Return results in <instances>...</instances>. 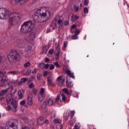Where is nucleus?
Instances as JSON below:
<instances>
[{
	"mask_svg": "<svg viewBox=\"0 0 129 129\" xmlns=\"http://www.w3.org/2000/svg\"><path fill=\"white\" fill-rule=\"evenodd\" d=\"M8 16V25L9 29L18 25L22 19V14L20 13H10L9 10L6 8H0V19L4 20Z\"/></svg>",
	"mask_w": 129,
	"mask_h": 129,
	"instance_id": "obj_1",
	"label": "nucleus"
},
{
	"mask_svg": "<svg viewBox=\"0 0 129 129\" xmlns=\"http://www.w3.org/2000/svg\"><path fill=\"white\" fill-rule=\"evenodd\" d=\"M51 17V13L47 9L41 8L37 10L32 15V19L34 22L36 23H43L48 20Z\"/></svg>",
	"mask_w": 129,
	"mask_h": 129,
	"instance_id": "obj_2",
	"label": "nucleus"
},
{
	"mask_svg": "<svg viewBox=\"0 0 129 129\" xmlns=\"http://www.w3.org/2000/svg\"><path fill=\"white\" fill-rule=\"evenodd\" d=\"M15 95L13 94H8L6 99L8 104V107L6 108L7 110H11L12 109V111L14 112L17 111V108H18V103H17V100L14 99Z\"/></svg>",
	"mask_w": 129,
	"mask_h": 129,
	"instance_id": "obj_3",
	"label": "nucleus"
},
{
	"mask_svg": "<svg viewBox=\"0 0 129 129\" xmlns=\"http://www.w3.org/2000/svg\"><path fill=\"white\" fill-rule=\"evenodd\" d=\"M35 26V22L32 20H29L24 22L21 27L20 33L21 34H29L33 30V27Z\"/></svg>",
	"mask_w": 129,
	"mask_h": 129,
	"instance_id": "obj_4",
	"label": "nucleus"
},
{
	"mask_svg": "<svg viewBox=\"0 0 129 129\" xmlns=\"http://www.w3.org/2000/svg\"><path fill=\"white\" fill-rule=\"evenodd\" d=\"M8 58L10 63L12 65L16 63V62H18L21 60V55L17 50H12L9 54L8 55Z\"/></svg>",
	"mask_w": 129,
	"mask_h": 129,
	"instance_id": "obj_5",
	"label": "nucleus"
},
{
	"mask_svg": "<svg viewBox=\"0 0 129 129\" xmlns=\"http://www.w3.org/2000/svg\"><path fill=\"white\" fill-rule=\"evenodd\" d=\"M18 121L13 120L12 122H8L6 123L5 129H17L18 127ZM0 129H5L3 126L0 127Z\"/></svg>",
	"mask_w": 129,
	"mask_h": 129,
	"instance_id": "obj_6",
	"label": "nucleus"
},
{
	"mask_svg": "<svg viewBox=\"0 0 129 129\" xmlns=\"http://www.w3.org/2000/svg\"><path fill=\"white\" fill-rule=\"evenodd\" d=\"M1 80V82L4 84L3 86L5 85V83L9 81V78L8 77V76L6 75V72L2 71Z\"/></svg>",
	"mask_w": 129,
	"mask_h": 129,
	"instance_id": "obj_7",
	"label": "nucleus"
},
{
	"mask_svg": "<svg viewBox=\"0 0 129 129\" xmlns=\"http://www.w3.org/2000/svg\"><path fill=\"white\" fill-rule=\"evenodd\" d=\"M45 89L42 88L40 90V92L38 94V99L40 102H42L43 100H44V98H45Z\"/></svg>",
	"mask_w": 129,
	"mask_h": 129,
	"instance_id": "obj_8",
	"label": "nucleus"
},
{
	"mask_svg": "<svg viewBox=\"0 0 129 129\" xmlns=\"http://www.w3.org/2000/svg\"><path fill=\"white\" fill-rule=\"evenodd\" d=\"M58 100H59L60 102L65 101V100H66V96H65V94L61 93V95H57L55 101H58Z\"/></svg>",
	"mask_w": 129,
	"mask_h": 129,
	"instance_id": "obj_9",
	"label": "nucleus"
},
{
	"mask_svg": "<svg viewBox=\"0 0 129 129\" xmlns=\"http://www.w3.org/2000/svg\"><path fill=\"white\" fill-rule=\"evenodd\" d=\"M15 43L17 44L19 48H24L25 43H23V40H21L20 38H17L15 41Z\"/></svg>",
	"mask_w": 129,
	"mask_h": 129,
	"instance_id": "obj_10",
	"label": "nucleus"
},
{
	"mask_svg": "<svg viewBox=\"0 0 129 129\" xmlns=\"http://www.w3.org/2000/svg\"><path fill=\"white\" fill-rule=\"evenodd\" d=\"M27 103L28 105H32L33 104V94L31 93L28 95Z\"/></svg>",
	"mask_w": 129,
	"mask_h": 129,
	"instance_id": "obj_11",
	"label": "nucleus"
},
{
	"mask_svg": "<svg viewBox=\"0 0 129 129\" xmlns=\"http://www.w3.org/2000/svg\"><path fill=\"white\" fill-rule=\"evenodd\" d=\"M53 76L52 75L48 76L47 78V84L48 85H51L54 86V84L53 83Z\"/></svg>",
	"mask_w": 129,
	"mask_h": 129,
	"instance_id": "obj_12",
	"label": "nucleus"
},
{
	"mask_svg": "<svg viewBox=\"0 0 129 129\" xmlns=\"http://www.w3.org/2000/svg\"><path fill=\"white\" fill-rule=\"evenodd\" d=\"M25 51L27 53H31L32 51V46L29 44H24Z\"/></svg>",
	"mask_w": 129,
	"mask_h": 129,
	"instance_id": "obj_13",
	"label": "nucleus"
},
{
	"mask_svg": "<svg viewBox=\"0 0 129 129\" xmlns=\"http://www.w3.org/2000/svg\"><path fill=\"white\" fill-rule=\"evenodd\" d=\"M66 73H67V75L70 76L71 78L73 79H75V77L74 76V73H72L71 71L69 70H67L66 71Z\"/></svg>",
	"mask_w": 129,
	"mask_h": 129,
	"instance_id": "obj_14",
	"label": "nucleus"
},
{
	"mask_svg": "<svg viewBox=\"0 0 129 129\" xmlns=\"http://www.w3.org/2000/svg\"><path fill=\"white\" fill-rule=\"evenodd\" d=\"M37 122L39 125H43L44 124V117H40L38 118Z\"/></svg>",
	"mask_w": 129,
	"mask_h": 129,
	"instance_id": "obj_15",
	"label": "nucleus"
},
{
	"mask_svg": "<svg viewBox=\"0 0 129 129\" xmlns=\"http://www.w3.org/2000/svg\"><path fill=\"white\" fill-rule=\"evenodd\" d=\"M47 107V101H45L43 102V104L40 106L39 109L40 110H46V107Z\"/></svg>",
	"mask_w": 129,
	"mask_h": 129,
	"instance_id": "obj_16",
	"label": "nucleus"
},
{
	"mask_svg": "<svg viewBox=\"0 0 129 129\" xmlns=\"http://www.w3.org/2000/svg\"><path fill=\"white\" fill-rule=\"evenodd\" d=\"M53 103H54V99L53 98H50L47 102V105L51 106V105H53Z\"/></svg>",
	"mask_w": 129,
	"mask_h": 129,
	"instance_id": "obj_17",
	"label": "nucleus"
},
{
	"mask_svg": "<svg viewBox=\"0 0 129 129\" xmlns=\"http://www.w3.org/2000/svg\"><path fill=\"white\" fill-rule=\"evenodd\" d=\"M29 39L31 41H34L36 39V32H32L30 35Z\"/></svg>",
	"mask_w": 129,
	"mask_h": 129,
	"instance_id": "obj_18",
	"label": "nucleus"
},
{
	"mask_svg": "<svg viewBox=\"0 0 129 129\" xmlns=\"http://www.w3.org/2000/svg\"><path fill=\"white\" fill-rule=\"evenodd\" d=\"M50 27L52 30H55V28H57V22L53 21L50 24Z\"/></svg>",
	"mask_w": 129,
	"mask_h": 129,
	"instance_id": "obj_19",
	"label": "nucleus"
},
{
	"mask_svg": "<svg viewBox=\"0 0 129 129\" xmlns=\"http://www.w3.org/2000/svg\"><path fill=\"white\" fill-rule=\"evenodd\" d=\"M55 55L56 56V59H58L59 56H60V48L59 47H57L55 50Z\"/></svg>",
	"mask_w": 129,
	"mask_h": 129,
	"instance_id": "obj_20",
	"label": "nucleus"
},
{
	"mask_svg": "<svg viewBox=\"0 0 129 129\" xmlns=\"http://www.w3.org/2000/svg\"><path fill=\"white\" fill-rule=\"evenodd\" d=\"M9 89H10V88L1 90L0 92V96H3L4 95V94H7V93H8V92L9 91Z\"/></svg>",
	"mask_w": 129,
	"mask_h": 129,
	"instance_id": "obj_21",
	"label": "nucleus"
},
{
	"mask_svg": "<svg viewBox=\"0 0 129 129\" xmlns=\"http://www.w3.org/2000/svg\"><path fill=\"white\" fill-rule=\"evenodd\" d=\"M29 80V78H22L21 79V81L18 83V84L19 85H21L22 83H24L25 82H27Z\"/></svg>",
	"mask_w": 129,
	"mask_h": 129,
	"instance_id": "obj_22",
	"label": "nucleus"
},
{
	"mask_svg": "<svg viewBox=\"0 0 129 129\" xmlns=\"http://www.w3.org/2000/svg\"><path fill=\"white\" fill-rule=\"evenodd\" d=\"M19 73H20V72L18 71H12L8 72V74H10V75H17V74H19Z\"/></svg>",
	"mask_w": 129,
	"mask_h": 129,
	"instance_id": "obj_23",
	"label": "nucleus"
},
{
	"mask_svg": "<svg viewBox=\"0 0 129 129\" xmlns=\"http://www.w3.org/2000/svg\"><path fill=\"white\" fill-rule=\"evenodd\" d=\"M66 84L67 87L69 88H71L72 87H73V83H72V82H69V81L67 80Z\"/></svg>",
	"mask_w": 129,
	"mask_h": 129,
	"instance_id": "obj_24",
	"label": "nucleus"
},
{
	"mask_svg": "<svg viewBox=\"0 0 129 129\" xmlns=\"http://www.w3.org/2000/svg\"><path fill=\"white\" fill-rule=\"evenodd\" d=\"M76 122V120H75V119H74L73 118V119H71V118H70V124L71 125H72V126H73V125H74V123H75Z\"/></svg>",
	"mask_w": 129,
	"mask_h": 129,
	"instance_id": "obj_25",
	"label": "nucleus"
},
{
	"mask_svg": "<svg viewBox=\"0 0 129 129\" xmlns=\"http://www.w3.org/2000/svg\"><path fill=\"white\" fill-rule=\"evenodd\" d=\"M53 122H54V123H61L62 120L59 118H56L53 120Z\"/></svg>",
	"mask_w": 129,
	"mask_h": 129,
	"instance_id": "obj_26",
	"label": "nucleus"
},
{
	"mask_svg": "<svg viewBox=\"0 0 129 129\" xmlns=\"http://www.w3.org/2000/svg\"><path fill=\"white\" fill-rule=\"evenodd\" d=\"M43 53L46 54L47 52H48V50H49V47L47 45L45 46L43 48Z\"/></svg>",
	"mask_w": 129,
	"mask_h": 129,
	"instance_id": "obj_27",
	"label": "nucleus"
},
{
	"mask_svg": "<svg viewBox=\"0 0 129 129\" xmlns=\"http://www.w3.org/2000/svg\"><path fill=\"white\" fill-rule=\"evenodd\" d=\"M77 19H78V16H77V15H73L71 17L72 21H76Z\"/></svg>",
	"mask_w": 129,
	"mask_h": 129,
	"instance_id": "obj_28",
	"label": "nucleus"
},
{
	"mask_svg": "<svg viewBox=\"0 0 129 129\" xmlns=\"http://www.w3.org/2000/svg\"><path fill=\"white\" fill-rule=\"evenodd\" d=\"M75 114V111L72 110L70 114L71 119H73L74 118L73 117L74 116Z\"/></svg>",
	"mask_w": 129,
	"mask_h": 129,
	"instance_id": "obj_29",
	"label": "nucleus"
},
{
	"mask_svg": "<svg viewBox=\"0 0 129 129\" xmlns=\"http://www.w3.org/2000/svg\"><path fill=\"white\" fill-rule=\"evenodd\" d=\"M62 91H63V92H64V93L66 94H67L68 95H69L71 94L70 93H69V92H68V89H67L66 88L63 89Z\"/></svg>",
	"mask_w": 129,
	"mask_h": 129,
	"instance_id": "obj_30",
	"label": "nucleus"
},
{
	"mask_svg": "<svg viewBox=\"0 0 129 129\" xmlns=\"http://www.w3.org/2000/svg\"><path fill=\"white\" fill-rule=\"evenodd\" d=\"M65 82V79H62L61 81H58V85L59 86H62L63 85V83Z\"/></svg>",
	"mask_w": 129,
	"mask_h": 129,
	"instance_id": "obj_31",
	"label": "nucleus"
},
{
	"mask_svg": "<svg viewBox=\"0 0 129 129\" xmlns=\"http://www.w3.org/2000/svg\"><path fill=\"white\" fill-rule=\"evenodd\" d=\"M55 115H56V113H55V111H52L51 112V115H50L51 118H54Z\"/></svg>",
	"mask_w": 129,
	"mask_h": 129,
	"instance_id": "obj_32",
	"label": "nucleus"
},
{
	"mask_svg": "<svg viewBox=\"0 0 129 129\" xmlns=\"http://www.w3.org/2000/svg\"><path fill=\"white\" fill-rule=\"evenodd\" d=\"M29 66H31V62H27L26 63H25L24 64V67L25 68H27V67H29Z\"/></svg>",
	"mask_w": 129,
	"mask_h": 129,
	"instance_id": "obj_33",
	"label": "nucleus"
},
{
	"mask_svg": "<svg viewBox=\"0 0 129 129\" xmlns=\"http://www.w3.org/2000/svg\"><path fill=\"white\" fill-rule=\"evenodd\" d=\"M70 115L69 113L66 112V116H64V119H66V120H68Z\"/></svg>",
	"mask_w": 129,
	"mask_h": 129,
	"instance_id": "obj_34",
	"label": "nucleus"
},
{
	"mask_svg": "<svg viewBox=\"0 0 129 129\" xmlns=\"http://www.w3.org/2000/svg\"><path fill=\"white\" fill-rule=\"evenodd\" d=\"M72 40H77L78 39V35H77L76 34L73 35L72 36Z\"/></svg>",
	"mask_w": 129,
	"mask_h": 129,
	"instance_id": "obj_35",
	"label": "nucleus"
},
{
	"mask_svg": "<svg viewBox=\"0 0 129 129\" xmlns=\"http://www.w3.org/2000/svg\"><path fill=\"white\" fill-rule=\"evenodd\" d=\"M53 53H54V49H49V50L48 51L49 55H53Z\"/></svg>",
	"mask_w": 129,
	"mask_h": 129,
	"instance_id": "obj_36",
	"label": "nucleus"
},
{
	"mask_svg": "<svg viewBox=\"0 0 129 129\" xmlns=\"http://www.w3.org/2000/svg\"><path fill=\"white\" fill-rule=\"evenodd\" d=\"M32 92H33V94L34 95H37V94L38 93V90L36 89H33Z\"/></svg>",
	"mask_w": 129,
	"mask_h": 129,
	"instance_id": "obj_37",
	"label": "nucleus"
},
{
	"mask_svg": "<svg viewBox=\"0 0 129 129\" xmlns=\"http://www.w3.org/2000/svg\"><path fill=\"white\" fill-rule=\"evenodd\" d=\"M79 127H80V124L79 123H76L75 125V128L79 129Z\"/></svg>",
	"mask_w": 129,
	"mask_h": 129,
	"instance_id": "obj_38",
	"label": "nucleus"
},
{
	"mask_svg": "<svg viewBox=\"0 0 129 129\" xmlns=\"http://www.w3.org/2000/svg\"><path fill=\"white\" fill-rule=\"evenodd\" d=\"M44 67H45V63H40L39 65V68H40L41 70L44 69Z\"/></svg>",
	"mask_w": 129,
	"mask_h": 129,
	"instance_id": "obj_39",
	"label": "nucleus"
},
{
	"mask_svg": "<svg viewBox=\"0 0 129 129\" xmlns=\"http://www.w3.org/2000/svg\"><path fill=\"white\" fill-rule=\"evenodd\" d=\"M29 88L30 89H33V88H35V85H34L33 83H31L29 85Z\"/></svg>",
	"mask_w": 129,
	"mask_h": 129,
	"instance_id": "obj_40",
	"label": "nucleus"
},
{
	"mask_svg": "<svg viewBox=\"0 0 129 129\" xmlns=\"http://www.w3.org/2000/svg\"><path fill=\"white\" fill-rule=\"evenodd\" d=\"M59 20H60V16L57 15L56 16H55L53 21H55V22H57V21H58Z\"/></svg>",
	"mask_w": 129,
	"mask_h": 129,
	"instance_id": "obj_41",
	"label": "nucleus"
},
{
	"mask_svg": "<svg viewBox=\"0 0 129 129\" xmlns=\"http://www.w3.org/2000/svg\"><path fill=\"white\" fill-rule=\"evenodd\" d=\"M75 35H77V36H78V35H79V34H80V30L76 29L75 31Z\"/></svg>",
	"mask_w": 129,
	"mask_h": 129,
	"instance_id": "obj_42",
	"label": "nucleus"
},
{
	"mask_svg": "<svg viewBox=\"0 0 129 129\" xmlns=\"http://www.w3.org/2000/svg\"><path fill=\"white\" fill-rule=\"evenodd\" d=\"M57 24H58V25H63V21H62V20L59 19V20L57 21Z\"/></svg>",
	"mask_w": 129,
	"mask_h": 129,
	"instance_id": "obj_43",
	"label": "nucleus"
},
{
	"mask_svg": "<svg viewBox=\"0 0 129 129\" xmlns=\"http://www.w3.org/2000/svg\"><path fill=\"white\" fill-rule=\"evenodd\" d=\"M37 76V80H41V79H42V75H41L40 74H38Z\"/></svg>",
	"mask_w": 129,
	"mask_h": 129,
	"instance_id": "obj_44",
	"label": "nucleus"
},
{
	"mask_svg": "<svg viewBox=\"0 0 129 129\" xmlns=\"http://www.w3.org/2000/svg\"><path fill=\"white\" fill-rule=\"evenodd\" d=\"M24 91L23 90H19L18 91V95H23V93H24Z\"/></svg>",
	"mask_w": 129,
	"mask_h": 129,
	"instance_id": "obj_45",
	"label": "nucleus"
},
{
	"mask_svg": "<svg viewBox=\"0 0 129 129\" xmlns=\"http://www.w3.org/2000/svg\"><path fill=\"white\" fill-rule=\"evenodd\" d=\"M20 105H25L26 104V101L22 100L20 103Z\"/></svg>",
	"mask_w": 129,
	"mask_h": 129,
	"instance_id": "obj_46",
	"label": "nucleus"
},
{
	"mask_svg": "<svg viewBox=\"0 0 129 129\" xmlns=\"http://www.w3.org/2000/svg\"><path fill=\"white\" fill-rule=\"evenodd\" d=\"M88 4H89V0H85L84 1V5L88 6Z\"/></svg>",
	"mask_w": 129,
	"mask_h": 129,
	"instance_id": "obj_47",
	"label": "nucleus"
},
{
	"mask_svg": "<svg viewBox=\"0 0 129 129\" xmlns=\"http://www.w3.org/2000/svg\"><path fill=\"white\" fill-rule=\"evenodd\" d=\"M22 120L25 121V122H26V123L29 122L28 118H22Z\"/></svg>",
	"mask_w": 129,
	"mask_h": 129,
	"instance_id": "obj_48",
	"label": "nucleus"
},
{
	"mask_svg": "<svg viewBox=\"0 0 129 129\" xmlns=\"http://www.w3.org/2000/svg\"><path fill=\"white\" fill-rule=\"evenodd\" d=\"M74 9L75 10L76 12H78V11H79V8L77 7L76 5L74 6Z\"/></svg>",
	"mask_w": 129,
	"mask_h": 129,
	"instance_id": "obj_49",
	"label": "nucleus"
},
{
	"mask_svg": "<svg viewBox=\"0 0 129 129\" xmlns=\"http://www.w3.org/2000/svg\"><path fill=\"white\" fill-rule=\"evenodd\" d=\"M63 24L65 26H68V25H69V21H68V20H66L63 22Z\"/></svg>",
	"mask_w": 129,
	"mask_h": 129,
	"instance_id": "obj_50",
	"label": "nucleus"
},
{
	"mask_svg": "<svg viewBox=\"0 0 129 129\" xmlns=\"http://www.w3.org/2000/svg\"><path fill=\"white\" fill-rule=\"evenodd\" d=\"M44 61H45V63H48V62L50 61V59H49V58H48V57H45Z\"/></svg>",
	"mask_w": 129,
	"mask_h": 129,
	"instance_id": "obj_51",
	"label": "nucleus"
},
{
	"mask_svg": "<svg viewBox=\"0 0 129 129\" xmlns=\"http://www.w3.org/2000/svg\"><path fill=\"white\" fill-rule=\"evenodd\" d=\"M49 69L50 70H53V69H55V66L53 64H51Z\"/></svg>",
	"mask_w": 129,
	"mask_h": 129,
	"instance_id": "obj_52",
	"label": "nucleus"
},
{
	"mask_svg": "<svg viewBox=\"0 0 129 129\" xmlns=\"http://www.w3.org/2000/svg\"><path fill=\"white\" fill-rule=\"evenodd\" d=\"M68 45V42L67 41H64L63 43V46L64 48H66L67 47V45Z\"/></svg>",
	"mask_w": 129,
	"mask_h": 129,
	"instance_id": "obj_53",
	"label": "nucleus"
},
{
	"mask_svg": "<svg viewBox=\"0 0 129 129\" xmlns=\"http://www.w3.org/2000/svg\"><path fill=\"white\" fill-rule=\"evenodd\" d=\"M49 66H50V64H49L48 63L44 64L45 69H48L49 68Z\"/></svg>",
	"mask_w": 129,
	"mask_h": 129,
	"instance_id": "obj_54",
	"label": "nucleus"
},
{
	"mask_svg": "<svg viewBox=\"0 0 129 129\" xmlns=\"http://www.w3.org/2000/svg\"><path fill=\"white\" fill-rule=\"evenodd\" d=\"M84 13H85V14H87V13H88V8H85L84 9Z\"/></svg>",
	"mask_w": 129,
	"mask_h": 129,
	"instance_id": "obj_55",
	"label": "nucleus"
},
{
	"mask_svg": "<svg viewBox=\"0 0 129 129\" xmlns=\"http://www.w3.org/2000/svg\"><path fill=\"white\" fill-rule=\"evenodd\" d=\"M54 65H55V66H56V67H58V68L61 67V66H60V64H59V63H58L57 62H55L54 63Z\"/></svg>",
	"mask_w": 129,
	"mask_h": 129,
	"instance_id": "obj_56",
	"label": "nucleus"
},
{
	"mask_svg": "<svg viewBox=\"0 0 129 129\" xmlns=\"http://www.w3.org/2000/svg\"><path fill=\"white\" fill-rule=\"evenodd\" d=\"M57 79L58 81H61L63 80V79H62V77H60V76H59Z\"/></svg>",
	"mask_w": 129,
	"mask_h": 129,
	"instance_id": "obj_57",
	"label": "nucleus"
},
{
	"mask_svg": "<svg viewBox=\"0 0 129 129\" xmlns=\"http://www.w3.org/2000/svg\"><path fill=\"white\" fill-rule=\"evenodd\" d=\"M46 75H48V72L44 71L43 74V76H46Z\"/></svg>",
	"mask_w": 129,
	"mask_h": 129,
	"instance_id": "obj_58",
	"label": "nucleus"
},
{
	"mask_svg": "<svg viewBox=\"0 0 129 129\" xmlns=\"http://www.w3.org/2000/svg\"><path fill=\"white\" fill-rule=\"evenodd\" d=\"M24 97V96L22 95H19V99H23V98Z\"/></svg>",
	"mask_w": 129,
	"mask_h": 129,
	"instance_id": "obj_59",
	"label": "nucleus"
},
{
	"mask_svg": "<svg viewBox=\"0 0 129 129\" xmlns=\"http://www.w3.org/2000/svg\"><path fill=\"white\" fill-rule=\"evenodd\" d=\"M44 123H45V124H48L49 123V120L46 119L44 121Z\"/></svg>",
	"mask_w": 129,
	"mask_h": 129,
	"instance_id": "obj_60",
	"label": "nucleus"
},
{
	"mask_svg": "<svg viewBox=\"0 0 129 129\" xmlns=\"http://www.w3.org/2000/svg\"><path fill=\"white\" fill-rule=\"evenodd\" d=\"M22 2V0H15L16 4H20Z\"/></svg>",
	"mask_w": 129,
	"mask_h": 129,
	"instance_id": "obj_61",
	"label": "nucleus"
},
{
	"mask_svg": "<svg viewBox=\"0 0 129 129\" xmlns=\"http://www.w3.org/2000/svg\"><path fill=\"white\" fill-rule=\"evenodd\" d=\"M35 73H37V69H35L34 71L32 72V74H35Z\"/></svg>",
	"mask_w": 129,
	"mask_h": 129,
	"instance_id": "obj_62",
	"label": "nucleus"
},
{
	"mask_svg": "<svg viewBox=\"0 0 129 129\" xmlns=\"http://www.w3.org/2000/svg\"><path fill=\"white\" fill-rule=\"evenodd\" d=\"M71 29H76V25H75V24L73 25Z\"/></svg>",
	"mask_w": 129,
	"mask_h": 129,
	"instance_id": "obj_63",
	"label": "nucleus"
},
{
	"mask_svg": "<svg viewBox=\"0 0 129 129\" xmlns=\"http://www.w3.org/2000/svg\"><path fill=\"white\" fill-rule=\"evenodd\" d=\"M22 129H29V127L27 126H23L22 128Z\"/></svg>",
	"mask_w": 129,
	"mask_h": 129,
	"instance_id": "obj_64",
	"label": "nucleus"
}]
</instances>
